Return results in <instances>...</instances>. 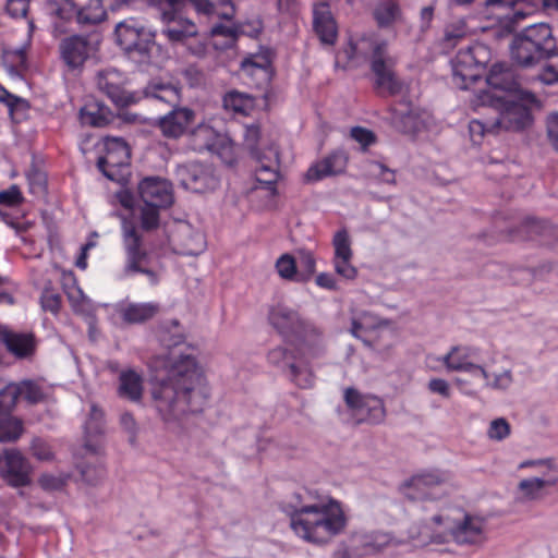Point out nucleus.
<instances>
[{"instance_id": "1", "label": "nucleus", "mask_w": 558, "mask_h": 558, "mask_svg": "<svg viewBox=\"0 0 558 558\" xmlns=\"http://www.w3.org/2000/svg\"><path fill=\"white\" fill-rule=\"evenodd\" d=\"M148 368L151 397L165 421L203 411L208 396L194 356L157 355Z\"/></svg>"}, {"instance_id": "2", "label": "nucleus", "mask_w": 558, "mask_h": 558, "mask_svg": "<svg viewBox=\"0 0 558 558\" xmlns=\"http://www.w3.org/2000/svg\"><path fill=\"white\" fill-rule=\"evenodd\" d=\"M290 527L303 541L324 545L342 533L347 525L344 511L337 500L324 501L308 489L294 493L283 505Z\"/></svg>"}, {"instance_id": "3", "label": "nucleus", "mask_w": 558, "mask_h": 558, "mask_svg": "<svg viewBox=\"0 0 558 558\" xmlns=\"http://www.w3.org/2000/svg\"><path fill=\"white\" fill-rule=\"evenodd\" d=\"M146 97L163 101L171 110L157 120V126L167 138H180L195 122L196 113L189 107L181 106V89L170 83L150 82L144 89Z\"/></svg>"}, {"instance_id": "4", "label": "nucleus", "mask_w": 558, "mask_h": 558, "mask_svg": "<svg viewBox=\"0 0 558 558\" xmlns=\"http://www.w3.org/2000/svg\"><path fill=\"white\" fill-rule=\"evenodd\" d=\"M556 40L546 23H537L523 28L513 36L510 52L512 60L524 68L533 66L551 58Z\"/></svg>"}, {"instance_id": "5", "label": "nucleus", "mask_w": 558, "mask_h": 558, "mask_svg": "<svg viewBox=\"0 0 558 558\" xmlns=\"http://www.w3.org/2000/svg\"><path fill=\"white\" fill-rule=\"evenodd\" d=\"M270 325L291 343L315 344L319 339V331L304 320L300 314L283 304L274 306L268 316Z\"/></svg>"}, {"instance_id": "6", "label": "nucleus", "mask_w": 558, "mask_h": 558, "mask_svg": "<svg viewBox=\"0 0 558 558\" xmlns=\"http://www.w3.org/2000/svg\"><path fill=\"white\" fill-rule=\"evenodd\" d=\"M371 48L369 66L374 76V88L378 94H400L403 84L396 73L397 58L390 54L388 43L375 40Z\"/></svg>"}, {"instance_id": "7", "label": "nucleus", "mask_w": 558, "mask_h": 558, "mask_svg": "<svg viewBox=\"0 0 558 558\" xmlns=\"http://www.w3.org/2000/svg\"><path fill=\"white\" fill-rule=\"evenodd\" d=\"M122 241L125 252V264L122 268L121 277L144 274L148 277L151 284H156L158 282L157 274L145 266L147 252L143 247L142 234L135 223L125 218L122 220Z\"/></svg>"}, {"instance_id": "8", "label": "nucleus", "mask_w": 558, "mask_h": 558, "mask_svg": "<svg viewBox=\"0 0 558 558\" xmlns=\"http://www.w3.org/2000/svg\"><path fill=\"white\" fill-rule=\"evenodd\" d=\"M488 60V50L482 44H475L461 49L452 60V73L454 84L466 89L470 84L476 82Z\"/></svg>"}, {"instance_id": "9", "label": "nucleus", "mask_w": 558, "mask_h": 558, "mask_svg": "<svg viewBox=\"0 0 558 558\" xmlns=\"http://www.w3.org/2000/svg\"><path fill=\"white\" fill-rule=\"evenodd\" d=\"M105 154L97 160V168L111 181H121L124 170L130 166L131 153L125 141L107 137L104 144Z\"/></svg>"}, {"instance_id": "10", "label": "nucleus", "mask_w": 558, "mask_h": 558, "mask_svg": "<svg viewBox=\"0 0 558 558\" xmlns=\"http://www.w3.org/2000/svg\"><path fill=\"white\" fill-rule=\"evenodd\" d=\"M343 400L347 408L359 417L360 422L380 424L386 417L384 401L368 393H362L354 387H347L343 390Z\"/></svg>"}, {"instance_id": "11", "label": "nucleus", "mask_w": 558, "mask_h": 558, "mask_svg": "<svg viewBox=\"0 0 558 558\" xmlns=\"http://www.w3.org/2000/svg\"><path fill=\"white\" fill-rule=\"evenodd\" d=\"M179 183L195 193L214 191L219 185V179L210 165L189 162L180 165L175 169Z\"/></svg>"}, {"instance_id": "12", "label": "nucleus", "mask_w": 558, "mask_h": 558, "mask_svg": "<svg viewBox=\"0 0 558 558\" xmlns=\"http://www.w3.org/2000/svg\"><path fill=\"white\" fill-rule=\"evenodd\" d=\"M493 97L500 105L501 110L492 122V129L520 131L530 125L532 121L531 112L526 106L514 100V95L501 96L495 94Z\"/></svg>"}, {"instance_id": "13", "label": "nucleus", "mask_w": 558, "mask_h": 558, "mask_svg": "<svg viewBox=\"0 0 558 558\" xmlns=\"http://www.w3.org/2000/svg\"><path fill=\"white\" fill-rule=\"evenodd\" d=\"M99 40L95 35H73L60 43V53L70 69H78L98 49Z\"/></svg>"}, {"instance_id": "14", "label": "nucleus", "mask_w": 558, "mask_h": 558, "mask_svg": "<svg viewBox=\"0 0 558 558\" xmlns=\"http://www.w3.org/2000/svg\"><path fill=\"white\" fill-rule=\"evenodd\" d=\"M118 44L128 52L146 54L150 50L154 35L135 20L120 22L114 29Z\"/></svg>"}, {"instance_id": "15", "label": "nucleus", "mask_w": 558, "mask_h": 558, "mask_svg": "<svg viewBox=\"0 0 558 558\" xmlns=\"http://www.w3.org/2000/svg\"><path fill=\"white\" fill-rule=\"evenodd\" d=\"M446 532L461 545H478L485 541L484 522L468 514L461 520L446 518Z\"/></svg>"}, {"instance_id": "16", "label": "nucleus", "mask_w": 558, "mask_h": 558, "mask_svg": "<svg viewBox=\"0 0 558 558\" xmlns=\"http://www.w3.org/2000/svg\"><path fill=\"white\" fill-rule=\"evenodd\" d=\"M447 481L448 476L442 472L420 473L405 481L400 486V492L411 501L425 500L433 498L432 490Z\"/></svg>"}, {"instance_id": "17", "label": "nucleus", "mask_w": 558, "mask_h": 558, "mask_svg": "<svg viewBox=\"0 0 558 558\" xmlns=\"http://www.w3.org/2000/svg\"><path fill=\"white\" fill-rule=\"evenodd\" d=\"M495 356L488 361L477 363L472 373L473 378H481L483 387L496 391H507L512 386L514 378L511 368L497 369L495 367Z\"/></svg>"}, {"instance_id": "18", "label": "nucleus", "mask_w": 558, "mask_h": 558, "mask_svg": "<svg viewBox=\"0 0 558 558\" xmlns=\"http://www.w3.org/2000/svg\"><path fill=\"white\" fill-rule=\"evenodd\" d=\"M138 193L146 205L166 208L173 203L171 183L159 177L143 179L138 184Z\"/></svg>"}, {"instance_id": "19", "label": "nucleus", "mask_w": 558, "mask_h": 558, "mask_svg": "<svg viewBox=\"0 0 558 558\" xmlns=\"http://www.w3.org/2000/svg\"><path fill=\"white\" fill-rule=\"evenodd\" d=\"M157 302H129L114 305V314L126 326L143 325L160 313Z\"/></svg>"}, {"instance_id": "20", "label": "nucleus", "mask_w": 558, "mask_h": 558, "mask_svg": "<svg viewBox=\"0 0 558 558\" xmlns=\"http://www.w3.org/2000/svg\"><path fill=\"white\" fill-rule=\"evenodd\" d=\"M161 20L165 23L161 34L172 44H185L198 35L197 26L192 21L174 12L162 11Z\"/></svg>"}, {"instance_id": "21", "label": "nucleus", "mask_w": 558, "mask_h": 558, "mask_svg": "<svg viewBox=\"0 0 558 558\" xmlns=\"http://www.w3.org/2000/svg\"><path fill=\"white\" fill-rule=\"evenodd\" d=\"M388 320L367 311H354L351 316L350 333L367 347L374 345L373 333L387 327Z\"/></svg>"}, {"instance_id": "22", "label": "nucleus", "mask_w": 558, "mask_h": 558, "mask_svg": "<svg viewBox=\"0 0 558 558\" xmlns=\"http://www.w3.org/2000/svg\"><path fill=\"white\" fill-rule=\"evenodd\" d=\"M428 114L420 108L411 105H402V108L391 109L392 126L404 134H415L426 125Z\"/></svg>"}, {"instance_id": "23", "label": "nucleus", "mask_w": 558, "mask_h": 558, "mask_svg": "<svg viewBox=\"0 0 558 558\" xmlns=\"http://www.w3.org/2000/svg\"><path fill=\"white\" fill-rule=\"evenodd\" d=\"M257 166L255 169L256 181L269 191L271 195L277 194V181L279 179V153L276 146L267 148V155L255 158Z\"/></svg>"}, {"instance_id": "24", "label": "nucleus", "mask_w": 558, "mask_h": 558, "mask_svg": "<svg viewBox=\"0 0 558 558\" xmlns=\"http://www.w3.org/2000/svg\"><path fill=\"white\" fill-rule=\"evenodd\" d=\"M3 477L9 485L22 487L29 484L31 466L28 461L16 449H7L4 451Z\"/></svg>"}, {"instance_id": "25", "label": "nucleus", "mask_w": 558, "mask_h": 558, "mask_svg": "<svg viewBox=\"0 0 558 558\" xmlns=\"http://www.w3.org/2000/svg\"><path fill=\"white\" fill-rule=\"evenodd\" d=\"M121 75L117 70H107L97 75V86L118 107H126L136 101L133 94L125 90L121 84Z\"/></svg>"}, {"instance_id": "26", "label": "nucleus", "mask_w": 558, "mask_h": 558, "mask_svg": "<svg viewBox=\"0 0 558 558\" xmlns=\"http://www.w3.org/2000/svg\"><path fill=\"white\" fill-rule=\"evenodd\" d=\"M347 162V155L343 151L336 150L312 165L306 171V180L319 181L327 177L340 174L345 170Z\"/></svg>"}, {"instance_id": "27", "label": "nucleus", "mask_w": 558, "mask_h": 558, "mask_svg": "<svg viewBox=\"0 0 558 558\" xmlns=\"http://www.w3.org/2000/svg\"><path fill=\"white\" fill-rule=\"evenodd\" d=\"M518 238L550 245L558 238V229L547 221L526 218L518 230Z\"/></svg>"}, {"instance_id": "28", "label": "nucleus", "mask_w": 558, "mask_h": 558, "mask_svg": "<svg viewBox=\"0 0 558 558\" xmlns=\"http://www.w3.org/2000/svg\"><path fill=\"white\" fill-rule=\"evenodd\" d=\"M313 26L323 44L333 45L336 43L338 28L327 3L315 5L313 11Z\"/></svg>"}, {"instance_id": "29", "label": "nucleus", "mask_w": 558, "mask_h": 558, "mask_svg": "<svg viewBox=\"0 0 558 558\" xmlns=\"http://www.w3.org/2000/svg\"><path fill=\"white\" fill-rule=\"evenodd\" d=\"M0 341L7 350L17 359H25L35 351V339L32 333H19L0 324Z\"/></svg>"}, {"instance_id": "30", "label": "nucleus", "mask_w": 558, "mask_h": 558, "mask_svg": "<svg viewBox=\"0 0 558 558\" xmlns=\"http://www.w3.org/2000/svg\"><path fill=\"white\" fill-rule=\"evenodd\" d=\"M475 353L476 349L473 347L454 345L441 357V361L448 371L465 372L472 375L473 368L477 366L474 362Z\"/></svg>"}, {"instance_id": "31", "label": "nucleus", "mask_w": 558, "mask_h": 558, "mask_svg": "<svg viewBox=\"0 0 558 558\" xmlns=\"http://www.w3.org/2000/svg\"><path fill=\"white\" fill-rule=\"evenodd\" d=\"M558 483L557 476L531 477L518 484L517 500L520 502L539 500L545 496V488Z\"/></svg>"}, {"instance_id": "32", "label": "nucleus", "mask_w": 558, "mask_h": 558, "mask_svg": "<svg viewBox=\"0 0 558 558\" xmlns=\"http://www.w3.org/2000/svg\"><path fill=\"white\" fill-rule=\"evenodd\" d=\"M81 120L83 124L104 128L114 120V114L102 102L93 100L81 109Z\"/></svg>"}, {"instance_id": "33", "label": "nucleus", "mask_w": 558, "mask_h": 558, "mask_svg": "<svg viewBox=\"0 0 558 558\" xmlns=\"http://www.w3.org/2000/svg\"><path fill=\"white\" fill-rule=\"evenodd\" d=\"M486 82L494 90L504 92V96L513 95L517 90V82L512 71L505 64H494L486 76Z\"/></svg>"}, {"instance_id": "34", "label": "nucleus", "mask_w": 558, "mask_h": 558, "mask_svg": "<svg viewBox=\"0 0 558 558\" xmlns=\"http://www.w3.org/2000/svg\"><path fill=\"white\" fill-rule=\"evenodd\" d=\"M17 385L21 399L31 405L47 402L52 396V387L44 381L26 379Z\"/></svg>"}, {"instance_id": "35", "label": "nucleus", "mask_w": 558, "mask_h": 558, "mask_svg": "<svg viewBox=\"0 0 558 558\" xmlns=\"http://www.w3.org/2000/svg\"><path fill=\"white\" fill-rule=\"evenodd\" d=\"M105 428V415L96 404L90 405L88 417L84 425L85 445L84 447L92 453H98L100 446L92 441V437L101 435Z\"/></svg>"}, {"instance_id": "36", "label": "nucleus", "mask_w": 558, "mask_h": 558, "mask_svg": "<svg viewBox=\"0 0 558 558\" xmlns=\"http://www.w3.org/2000/svg\"><path fill=\"white\" fill-rule=\"evenodd\" d=\"M143 378L133 369L124 371L119 376L118 395L132 402L143 398Z\"/></svg>"}, {"instance_id": "37", "label": "nucleus", "mask_w": 558, "mask_h": 558, "mask_svg": "<svg viewBox=\"0 0 558 558\" xmlns=\"http://www.w3.org/2000/svg\"><path fill=\"white\" fill-rule=\"evenodd\" d=\"M190 142L194 150H213L217 143L218 133L207 123H198L195 128H191Z\"/></svg>"}, {"instance_id": "38", "label": "nucleus", "mask_w": 558, "mask_h": 558, "mask_svg": "<svg viewBox=\"0 0 558 558\" xmlns=\"http://www.w3.org/2000/svg\"><path fill=\"white\" fill-rule=\"evenodd\" d=\"M298 387L306 389L314 385L315 377L308 363L299 356L286 374Z\"/></svg>"}, {"instance_id": "39", "label": "nucleus", "mask_w": 558, "mask_h": 558, "mask_svg": "<svg viewBox=\"0 0 558 558\" xmlns=\"http://www.w3.org/2000/svg\"><path fill=\"white\" fill-rule=\"evenodd\" d=\"M244 144L251 155L256 158L267 155L269 146H276L274 143L266 142L262 138L260 128L257 124L247 125L244 132Z\"/></svg>"}, {"instance_id": "40", "label": "nucleus", "mask_w": 558, "mask_h": 558, "mask_svg": "<svg viewBox=\"0 0 558 558\" xmlns=\"http://www.w3.org/2000/svg\"><path fill=\"white\" fill-rule=\"evenodd\" d=\"M373 14L380 27H387L400 17L401 11L393 0H381L376 4Z\"/></svg>"}, {"instance_id": "41", "label": "nucleus", "mask_w": 558, "mask_h": 558, "mask_svg": "<svg viewBox=\"0 0 558 558\" xmlns=\"http://www.w3.org/2000/svg\"><path fill=\"white\" fill-rule=\"evenodd\" d=\"M107 16V9L102 0H89L88 3L76 12L80 24H97Z\"/></svg>"}, {"instance_id": "42", "label": "nucleus", "mask_w": 558, "mask_h": 558, "mask_svg": "<svg viewBox=\"0 0 558 558\" xmlns=\"http://www.w3.org/2000/svg\"><path fill=\"white\" fill-rule=\"evenodd\" d=\"M24 427L22 420L11 414H0V441L14 442L23 434Z\"/></svg>"}, {"instance_id": "43", "label": "nucleus", "mask_w": 558, "mask_h": 558, "mask_svg": "<svg viewBox=\"0 0 558 558\" xmlns=\"http://www.w3.org/2000/svg\"><path fill=\"white\" fill-rule=\"evenodd\" d=\"M299 356H296L293 353L289 352L283 347L274 348L267 354L268 362L272 366L281 369L284 374L288 373V371L290 369L291 365H293V363L295 362V360Z\"/></svg>"}, {"instance_id": "44", "label": "nucleus", "mask_w": 558, "mask_h": 558, "mask_svg": "<svg viewBox=\"0 0 558 558\" xmlns=\"http://www.w3.org/2000/svg\"><path fill=\"white\" fill-rule=\"evenodd\" d=\"M19 399H21V390L17 383L5 385L0 390V414H11Z\"/></svg>"}, {"instance_id": "45", "label": "nucleus", "mask_w": 558, "mask_h": 558, "mask_svg": "<svg viewBox=\"0 0 558 558\" xmlns=\"http://www.w3.org/2000/svg\"><path fill=\"white\" fill-rule=\"evenodd\" d=\"M182 242V253L185 255L196 256L201 254L206 245L204 235L198 231L186 228Z\"/></svg>"}, {"instance_id": "46", "label": "nucleus", "mask_w": 558, "mask_h": 558, "mask_svg": "<svg viewBox=\"0 0 558 558\" xmlns=\"http://www.w3.org/2000/svg\"><path fill=\"white\" fill-rule=\"evenodd\" d=\"M332 245L335 248L333 257H353L351 239L345 228H342L335 233L332 239Z\"/></svg>"}, {"instance_id": "47", "label": "nucleus", "mask_w": 558, "mask_h": 558, "mask_svg": "<svg viewBox=\"0 0 558 558\" xmlns=\"http://www.w3.org/2000/svg\"><path fill=\"white\" fill-rule=\"evenodd\" d=\"M48 9L61 20H70L77 12L73 0H49Z\"/></svg>"}, {"instance_id": "48", "label": "nucleus", "mask_w": 558, "mask_h": 558, "mask_svg": "<svg viewBox=\"0 0 558 558\" xmlns=\"http://www.w3.org/2000/svg\"><path fill=\"white\" fill-rule=\"evenodd\" d=\"M160 208L161 207H155L151 205L144 204V206L141 209L140 216L141 229L145 231H150L158 227Z\"/></svg>"}, {"instance_id": "49", "label": "nucleus", "mask_w": 558, "mask_h": 558, "mask_svg": "<svg viewBox=\"0 0 558 558\" xmlns=\"http://www.w3.org/2000/svg\"><path fill=\"white\" fill-rule=\"evenodd\" d=\"M29 190L33 194L44 195L46 193L47 177L41 170L32 167L26 173Z\"/></svg>"}, {"instance_id": "50", "label": "nucleus", "mask_w": 558, "mask_h": 558, "mask_svg": "<svg viewBox=\"0 0 558 558\" xmlns=\"http://www.w3.org/2000/svg\"><path fill=\"white\" fill-rule=\"evenodd\" d=\"M276 269L281 278L292 280L296 275L295 259L289 254H283L276 263Z\"/></svg>"}, {"instance_id": "51", "label": "nucleus", "mask_w": 558, "mask_h": 558, "mask_svg": "<svg viewBox=\"0 0 558 558\" xmlns=\"http://www.w3.org/2000/svg\"><path fill=\"white\" fill-rule=\"evenodd\" d=\"M352 257H333L336 272L344 279L352 280L357 275V269L351 263Z\"/></svg>"}, {"instance_id": "52", "label": "nucleus", "mask_w": 558, "mask_h": 558, "mask_svg": "<svg viewBox=\"0 0 558 558\" xmlns=\"http://www.w3.org/2000/svg\"><path fill=\"white\" fill-rule=\"evenodd\" d=\"M510 434V425L509 423L502 418H496L492 421L489 428L487 430V435L493 440H504Z\"/></svg>"}, {"instance_id": "53", "label": "nucleus", "mask_w": 558, "mask_h": 558, "mask_svg": "<svg viewBox=\"0 0 558 558\" xmlns=\"http://www.w3.org/2000/svg\"><path fill=\"white\" fill-rule=\"evenodd\" d=\"M40 303L45 311L57 314L61 307V296L52 289L45 288L40 296Z\"/></svg>"}, {"instance_id": "54", "label": "nucleus", "mask_w": 558, "mask_h": 558, "mask_svg": "<svg viewBox=\"0 0 558 558\" xmlns=\"http://www.w3.org/2000/svg\"><path fill=\"white\" fill-rule=\"evenodd\" d=\"M350 135L354 141L361 144L363 149H366L376 141L375 134L371 130L362 126L352 128L350 131Z\"/></svg>"}, {"instance_id": "55", "label": "nucleus", "mask_w": 558, "mask_h": 558, "mask_svg": "<svg viewBox=\"0 0 558 558\" xmlns=\"http://www.w3.org/2000/svg\"><path fill=\"white\" fill-rule=\"evenodd\" d=\"M24 197L17 185H11L9 189L0 192V205L16 206L22 204Z\"/></svg>"}, {"instance_id": "56", "label": "nucleus", "mask_w": 558, "mask_h": 558, "mask_svg": "<svg viewBox=\"0 0 558 558\" xmlns=\"http://www.w3.org/2000/svg\"><path fill=\"white\" fill-rule=\"evenodd\" d=\"M551 57H554L551 62L538 74V78L547 85L558 83V53Z\"/></svg>"}, {"instance_id": "57", "label": "nucleus", "mask_w": 558, "mask_h": 558, "mask_svg": "<svg viewBox=\"0 0 558 558\" xmlns=\"http://www.w3.org/2000/svg\"><path fill=\"white\" fill-rule=\"evenodd\" d=\"M31 449L33 456L40 461H48L53 457L50 447L41 439H35L32 442Z\"/></svg>"}, {"instance_id": "58", "label": "nucleus", "mask_w": 558, "mask_h": 558, "mask_svg": "<svg viewBox=\"0 0 558 558\" xmlns=\"http://www.w3.org/2000/svg\"><path fill=\"white\" fill-rule=\"evenodd\" d=\"M29 0H8L7 11L13 17H24L28 11Z\"/></svg>"}, {"instance_id": "59", "label": "nucleus", "mask_w": 558, "mask_h": 558, "mask_svg": "<svg viewBox=\"0 0 558 558\" xmlns=\"http://www.w3.org/2000/svg\"><path fill=\"white\" fill-rule=\"evenodd\" d=\"M428 389L433 393L440 395L444 398H449L451 396L450 385L447 380L442 378H433L428 381Z\"/></svg>"}, {"instance_id": "60", "label": "nucleus", "mask_w": 558, "mask_h": 558, "mask_svg": "<svg viewBox=\"0 0 558 558\" xmlns=\"http://www.w3.org/2000/svg\"><path fill=\"white\" fill-rule=\"evenodd\" d=\"M120 423L122 428L129 433V440L131 442L135 441L136 433H137V426L136 422L133 417V415L129 412L123 413L120 417Z\"/></svg>"}, {"instance_id": "61", "label": "nucleus", "mask_w": 558, "mask_h": 558, "mask_svg": "<svg viewBox=\"0 0 558 558\" xmlns=\"http://www.w3.org/2000/svg\"><path fill=\"white\" fill-rule=\"evenodd\" d=\"M547 134L551 146L558 150V113H554L548 118Z\"/></svg>"}, {"instance_id": "62", "label": "nucleus", "mask_w": 558, "mask_h": 558, "mask_svg": "<svg viewBox=\"0 0 558 558\" xmlns=\"http://www.w3.org/2000/svg\"><path fill=\"white\" fill-rule=\"evenodd\" d=\"M375 174L385 183L395 184V172L380 162H374Z\"/></svg>"}, {"instance_id": "63", "label": "nucleus", "mask_w": 558, "mask_h": 558, "mask_svg": "<svg viewBox=\"0 0 558 558\" xmlns=\"http://www.w3.org/2000/svg\"><path fill=\"white\" fill-rule=\"evenodd\" d=\"M39 484L44 489L56 490L62 487L63 482L61 478L50 474H44L39 478Z\"/></svg>"}, {"instance_id": "64", "label": "nucleus", "mask_w": 558, "mask_h": 558, "mask_svg": "<svg viewBox=\"0 0 558 558\" xmlns=\"http://www.w3.org/2000/svg\"><path fill=\"white\" fill-rule=\"evenodd\" d=\"M213 36H223L234 40L238 36L236 29L223 24L215 25L210 31Z\"/></svg>"}]
</instances>
